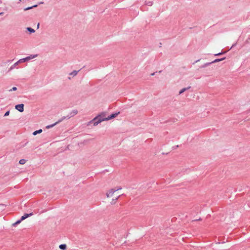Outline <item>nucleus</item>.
<instances>
[{"label":"nucleus","instance_id":"nucleus-4","mask_svg":"<svg viewBox=\"0 0 250 250\" xmlns=\"http://www.w3.org/2000/svg\"><path fill=\"white\" fill-rule=\"evenodd\" d=\"M15 108L21 112L24 110V104H17L15 106Z\"/></svg>","mask_w":250,"mask_h":250},{"label":"nucleus","instance_id":"nucleus-10","mask_svg":"<svg viewBox=\"0 0 250 250\" xmlns=\"http://www.w3.org/2000/svg\"><path fill=\"white\" fill-rule=\"evenodd\" d=\"M190 86L189 87H188L187 88H184L183 89H182L180 91H179V94H181L182 93H183V92H184L186 90H187V89H188L189 88H190Z\"/></svg>","mask_w":250,"mask_h":250},{"label":"nucleus","instance_id":"nucleus-3","mask_svg":"<svg viewBox=\"0 0 250 250\" xmlns=\"http://www.w3.org/2000/svg\"><path fill=\"white\" fill-rule=\"evenodd\" d=\"M37 56V55H31L30 56H29L27 57L19 60V62H20V63H22L26 61H28L30 60L36 58Z\"/></svg>","mask_w":250,"mask_h":250},{"label":"nucleus","instance_id":"nucleus-7","mask_svg":"<svg viewBox=\"0 0 250 250\" xmlns=\"http://www.w3.org/2000/svg\"><path fill=\"white\" fill-rule=\"evenodd\" d=\"M97 117H100V118L103 119L104 121H107L106 118L105 117V113H102L101 114H99Z\"/></svg>","mask_w":250,"mask_h":250},{"label":"nucleus","instance_id":"nucleus-1","mask_svg":"<svg viewBox=\"0 0 250 250\" xmlns=\"http://www.w3.org/2000/svg\"><path fill=\"white\" fill-rule=\"evenodd\" d=\"M122 189L121 188H118L109 190L106 194L107 202L110 203H115L118 202L119 198L122 195L120 192Z\"/></svg>","mask_w":250,"mask_h":250},{"label":"nucleus","instance_id":"nucleus-6","mask_svg":"<svg viewBox=\"0 0 250 250\" xmlns=\"http://www.w3.org/2000/svg\"><path fill=\"white\" fill-rule=\"evenodd\" d=\"M119 112L111 114L110 116H108L106 118V120H109L114 118H115L119 114Z\"/></svg>","mask_w":250,"mask_h":250},{"label":"nucleus","instance_id":"nucleus-5","mask_svg":"<svg viewBox=\"0 0 250 250\" xmlns=\"http://www.w3.org/2000/svg\"><path fill=\"white\" fill-rule=\"evenodd\" d=\"M33 213L32 212L30 213H25L22 216H21L20 220L22 221L25 219L26 218H28V217L31 216L32 215H33Z\"/></svg>","mask_w":250,"mask_h":250},{"label":"nucleus","instance_id":"nucleus-8","mask_svg":"<svg viewBox=\"0 0 250 250\" xmlns=\"http://www.w3.org/2000/svg\"><path fill=\"white\" fill-rule=\"evenodd\" d=\"M59 248L62 250H65L66 249V245L65 244H61L59 246Z\"/></svg>","mask_w":250,"mask_h":250},{"label":"nucleus","instance_id":"nucleus-15","mask_svg":"<svg viewBox=\"0 0 250 250\" xmlns=\"http://www.w3.org/2000/svg\"><path fill=\"white\" fill-rule=\"evenodd\" d=\"M25 162H26V160H24V159H21L19 161V163L21 165H23V164H24L25 163Z\"/></svg>","mask_w":250,"mask_h":250},{"label":"nucleus","instance_id":"nucleus-21","mask_svg":"<svg viewBox=\"0 0 250 250\" xmlns=\"http://www.w3.org/2000/svg\"><path fill=\"white\" fill-rule=\"evenodd\" d=\"M20 63V62H19V61H18L17 62H16L14 64V66H16L17 65H18V64L19 63Z\"/></svg>","mask_w":250,"mask_h":250},{"label":"nucleus","instance_id":"nucleus-25","mask_svg":"<svg viewBox=\"0 0 250 250\" xmlns=\"http://www.w3.org/2000/svg\"><path fill=\"white\" fill-rule=\"evenodd\" d=\"M39 27V23H38V27Z\"/></svg>","mask_w":250,"mask_h":250},{"label":"nucleus","instance_id":"nucleus-18","mask_svg":"<svg viewBox=\"0 0 250 250\" xmlns=\"http://www.w3.org/2000/svg\"><path fill=\"white\" fill-rule=\"evenodd\" d=\"M17 90L16 87H13L11 89L9 90V91H16Z\"/></svg>","mask_w":250,"mask_h":250},{"label":"nucleus","instance_id":"nucleus-11","mask_svg":"<svg viewBox=\"0 0 250 250\" xmlns=\"http://www.w3.org/2000/svg\"><path fill=\"white\" fill-rule=\"evenodd\" d=\"M42 129H39V130H36V131H34V132H33V134L34 135H37V134H38V133H42Z\"/></svg>","mask_w":250,"mask_h":250},{"label":"nucleus","instance_id":"nucleus-24","mask_svg":"<svg viewBox=\"0 0 250 250\" xmlns=\"http://www.w3.org/2000/svg\"><path fill=\"white\" fill-rule=\"evenodd\" d=\"M220 54H222V53H219L218 54H217V55H220Z\"/></svg>","mask_w":250,"mask_h":250},{"label":"nucleus","instance_id":"nucleus-2","mask_svg":"<svg viewBox=\"0 0 250 250\" xmlns=\"http://www.w3.org/2000/svg\"><path fill=\"white\" fill-rule=\"evenodd\" d=\"M102 121H104L103 119L100 118V117H96L92 120H91L89 123H93L94 125H97L98 124L100 123Z\"/></svg>","mask_w":250,"mask_h":250},{"label":"nucleus","instance_id":"nucleus-9","mask_svg":"<svg viewBox=\"0 0 250 250\" xmlns=\"http://www.w3.org/2000/svg\"><path fill=\"white\" fill-rule=\"evenodd\" d=\"M78 110L75 109V110H72V111L71 112V113H70V114H71V116H74V115H75L77 114H78Z\"/></svg>","mask_w":250,"mask_h":250},{"label":"nucleus","instance_id":"nucleus-13","mask_svg":"<svg viewBox=\"0 0 250 250\" xmlns=\"http://www.w3.org/2000/svg\"><path fill=\"white\" fill-rule=\"evenodd\" d=\"M61 122V121H58V122H57L55 123V124H53V125H48V126H46V128H49L52 127H53L55 125H56V124H57L58 123H59V122Z\"/></svg>","mask_w":250,"mask_h":250},{"label":"nucleus","instance_id":"nucleus-16","mask_svg":"<svg viewBox=\"0 0 250 250\" xmlns=\"http://www.w3.org/2000/svg\"><path fill=\"white\" fill-rule=\"evenodd\" d=\"M21 220H19L18 221H17L15 223H14V224H13V226H16V225H17L18 224H19L21 222Z\"/></svg>","mask_w":250,"mask_h":250},{"label":"nucleus","instance_id":"nucleus-19","mask_svg":"<svg viewBox=\"0 0 250 250\" xmlns=\"http://www.w3.org/2000/svg\"><path fill=\"white\" fill-rule=\"evenodd\" d=\"M224 59V58L223 59H216L214 61V62H219L220 61H222V60H223Z\"/></svg>","mask_w":250,"mask_h":250},{"label":"nucleus","instance_id":"nucleus-12","mask_svg":"<svg viewBox=\"0 0 250 250\" xmlns=\"http://www.w3.org/2000/svg\"><path fill=\"white\" fill-rule=\"evenodd\" d=\"M78 71H76V70H74L73 71V72H72L71 73H70L69 74L70 75H72L73 76H76L77 73H78Z\"/></svg>","mask_w":250,"mask_h":250},{"label":"nucleus","instance_id":"nucleus-17","mask_svg":"<svg viewBox=\"0 0 250 250\" xmlns=\"http://www.w3.org/2000/svg\"><path fill=\"white\" fill-rule=\"evenodd\" d=\"M37 5H34V6H33L29 7H27V8H25V9H24V10H25V11H26V10H28L31 9H32V8H33V7H37Z\"/></svg>","mask_w":250,"mask_h":250},{"label":"nucleus","instance_id":"nucleus-23","mask_svg":"<svg viewBox=\"0 0 250 250\" xmlns=\"http://www.w3.org/2000/svg\"><path fill=\"white\" fill-rule=\"evenodd\" d=\"M3 14V12H1V13H0V15H2Z\"/></svg>","mask_w":250,"mask_h":250},{"label":"nucleus","instance_id":"nucleus-20","mask_svg":"<svg viewBox=\"0 0 250 250\" xmlns=\"http://www.w3.org/2000/svg\"><path fill=\"white\" fill-rule=\"evenodd\" d=\"M9 113H10V112H9V111H7V112L5 113V114H4V116H8V115H9Z\"/></svg>","mask_w":250,"mask_h":250},{"label":"nucleus","instance_id":"nucleus-22","mask_svg":"<svg viewBox=\"0 0 250 250\" xmlns=\"http://www.w3.org/2000/svg\"><path fill=\"white\" fill-rule=\"evenodd\" d=\"M200 220H201V218H199L197 220H193L192 221H200Z\"/></svg>","mask_w":250,"mask_h":250},{"label":"nucleus","instance_id":"nucleus-14","mask_svg":"<svg viewBox=\"0 0 250 250\" xmlns=\"http://www.w3.org/2000/svg\"><path fill=\"white\" fill-rule=\"evenodd\" d=\"M27 30L29 31L30 33H34L35 32V30L31 27H28L27 28Z\"/></svg>","mask_w":250,"mask_h":250}]
</instances>
